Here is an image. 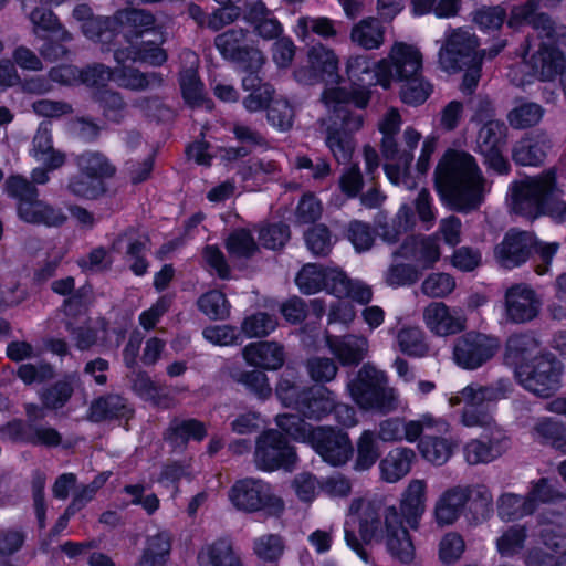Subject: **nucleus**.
<instances>
[{
  "label": "nucleus",
  "instance_id": "4c0bfd02",
  "mask_svg": "<svg viewBox=\"0 0 566 566\" xmlns=\"http://www.w3.org/2000/svg\"><path fill=\"white\" fill-rule=\"evenodd\" d=\"M198 566H242L227 539H218L201 547L197 557Z\"/></svg>",
  "mask_w": 566,
  "mask_h": 566
},
{
  "label": "nucleus",
  "instance_id": "6e6552de",
  "mask_svg": "<svg viewBox=\"0 0 566 566\" xmlns=\"http://www.w3.org/2000/svg\"><path fill=\"white\" fill-rule=\"evenodd\" d=\"M276 424L295 440L308 442L322 459L332 465H342L353 453L347 433L331 428H315L295 415H280Z\"/></svg>",
  "mask_w": 566,
  "mask_h": 566
},
{
  "label": "nucleus",
  "instance_id": "0eeeda50",
  "mask_svg": "<svg viewBox=\"0 0 566 566\" xmlns=\"http://www.w3.org/2000/svg\"><path fill=\"white\" fill-rule=\"evenodd\" d=\"M559 46H566L565 32L558 33L551 42L543 39L538 43H528L523 51L522 61L511 67L510 80L515 85H525L531 83L534 76L551 81L562 73V85L566 95L565 59Z\"/></svg>",
  "mask_w": 566,
  "mask_h": 566
},
{
  "label": "nucleus",
  "instance_id": "dca6fc26",
  "mask_svg": "<svg viewBox=\"0 0 566 566\" xmlns=\"http://www.w3.org/2000/svg\"><path fill=\"white\" fill-rule=\"evenodd\" d=\"M563 495L554 490L553 483L541 479L532 484L528 496L523 499L513 493L503 494L499 499L497 511L502 520H516L533 513L539 504L551 503Z\"/></svg>",
  "mask_w": 566,
  "mask_h": 566
},
{
  "label": "nucleus",
  "instance_id": "ea45409f",
  "mask_svg": "<svg viewBox=\"0 0 566 566\" xmlns=\"http://www.w3.org/2000/svg\"><path fill=\"white\" fill-rule=\"evenodd\" d=\"M397 254L428 268L439 260L441 253L437 240L428 237L406 241Z\"/></svg>",
  "mask_w": 566,
  "mask_h": 566
},
{
  "label": "nucleus",
  "instance_id": "6ab92c4d",
  "mask_svg": "<svg viewBox=\"0 0 566 566\" xmlns=\"http://www.w3.org/2000/svg\"><path fill=\"white\" fill-rule=\"evenodd\" d=\"M450 423L441 417L423 413L418 419L403 421L400 418H390L380 422L379 438L385 442H395L405 439L416 442L422 432H447Z\"/></svg>",
  "mask_w": 566,
  "mask_h": 566
},
{
  "label": "nucleus",
  "instance_id": "9d476101",
  "mask_svg": "<svg viewBox=\"0 0 566 566\" xmlns=\"http://www.w3.org/2000/svg\"><path fill=\"white\" fill-rule=\"evenodd\" d=\"M346 389L363 410L386 415L398 408L397 391L388 386L386 374L374 365L365 364L347 382Z\"/></svg>",
  "mask_w": 566,
  "mask_h": 566
},
{
  "label": "nucleus",
  "instance_id": "49530a36",
  "mask_svg": "<svg viewBox=\"0 0 566 566\" xmlns=\"http://www.w3.org/2000/svg\"><path fill=\"white\" fill-rule=\"evenodd\" d=\"M275 394L283 406L300 411L308 390L302 389L294 374L286 371L280 377Z\"/></svg>",
  "mask_w": 566,
  "mask_h": 566
},
{
  "label": "nucleus",
  "instance_id": "473e14b6",
  "mask_svg": "<svg viewBox=\"0 0 566 566\" xmlns=\"http://www.w3.org/2000/svg\"><path fill=\"white\" fill-rule=\"evenodd\" d=\"M416 459V453L410 448L398 447L390 450L379 462L380 478L387 483H396L406 476Z\"/></svg>",
  "mask_w": 566,
  "mask_h": 566
},
{
  "label": "nucleus",
  "instance_id": "5fc2aeb1",
  "mask_svg": "<svg viewBox=\"0 0 566 566\" xmlns=\"http://www.w3.org/2000/svg\"><path fill=\"white\" fill-rule=\"evenodd\" d=\"M30 20L33 24L34 32L50 31L53 33L54 39L67 42L72 40L71 34L61 28L56 17L51 10L44 8H36L30 13Z\"/></svg>",
  "mask_w": 566,
  "mask_h": 566
},
{
  "label": "nucleus",
  "instance_id": "393cba45",
  "mask_svg": "<svg viewBox=\"0 0 566 566\" xmlns=\"http://www.w3.org/2000/svg\"><path fill=\"white\" fill-rule=\"evenodd\" d=\"M541 308V301L526 285H515L505 294V316L512 323H526L534 319Z\"/></svg>",
  "mask_w": 566,
  "mask_h": 566
},
{
  "label": "nucleus",
  "instance_id": "5701e85b",
  "mask_svg": "<svg viewBox=\"0 0 566 566\" xmlns=\"http://www.w3.org/2000/svg\"><path fill=\"white\" fill-rule=\"evenodd\" d=\"M422 322L426 328L438 337L457 335L467 327V317L462 310L443 302H430L424 306Z\"/></svg>",
  "mask_w": 566,
  "mask_h": 566
},
{
  "label": "nucleus",
  "instance_id": "2f4dec72",
  "mask_svg": "<svg viewBox=\"0 0 566 566\" xmlns=\"http://www.w3.org/2000/svg\"><path fill=\"white\" fill-rule=\"evenodd\" d=\"M551 146V139L546 134H528L514 145L512 158L522 166H538L544 161Z\"/></svg>",
  "mask_w": 566,
  "mask_h": 566
},
{
  "label": "nucleus",
  "instance_id": "9b49d317",
  "mask_svg": "<svg viewBox=\"0 0 566 566\" xmlns=\"http://www.w3.org/2000/svg\"><path fill=\"white\" fill-rule=\"evenodd\" d=\"M510 382L499 380L491 386L471 384L448 398L451 407L464 405L461 423L464 427H491L493 423V407L502 399L507 398Z\"/></svg>",
  "mask_w": 566,
  "mask_h": 566
},
{
  "label": "nucleus",
  "instance_id": "39448f33",
  "mask_svg": "<svg viewBox=\"0 0 566 566\" xmlns=\"http://www.w3.org/2000/svg\"><path fill=\"white\" fill-rule=\"evenodd\" d=\"M154 17L144 10L125 9L112 18L114 39L118 36V28L124 33L129 48L118 49L114 56L118 64L128 61L159 66L167 60L165 50L160 48L164 42L163 33L153 30Z\"/></svg>",
  "mask_w": 566,
  "mask_h": 566
},
{
  "label": "nucleus",
  "instance_id": "603ef678",
  "mask_svg": "<svg viewBox=\"0 0 566 566\" xmlns=\"http://www.w3.org/2000/svg\"><path fill=\"white\" fill-rule=\"evenodd\" d=\"M80 172L85 177H96L99 180L111 177L114 168L107 159L99 153H85L76 159Z\"/></svg>",
  "mask_w": 566,
  "mask_h": 566
},
{
  "label": "nucleus",
  "instance_id": "4468645a",
  "mask_svg": "<svg viewBox=\"0 0 566 566\" xmlns=\"http://www.w3.org/2000/svg\"><path fill=\"white\" fill-rule=\"evenodd\" d=\"M500 349L497 336L471 331L457 338L452 355L460 368L475 370L490 361Z\"/></svg>",
  "mask_w": 566,
  "mask_h": 566
},
{
  "label": "nucleus",
  "instance_id": "f704fd0d",
  "mask_svg": "<svg viewBox=\"0 0 566 566\" xmlns=\"http://www.w3.org/2000/svg\"><path fill=\"white\" fill-rule=\"evenodd\" d=\"M73 17L83 21L82 30L84 35L102 44H109L114 41V29L111 18L92 17L91 9L85 6H78L73 11Z\"/></svg>",
  "mask_w": 566,
  "mask_h": 566
},
{
  "label": "nucleus",
  "instance_id": "680f3d73",
  "mask_svg": "<svg viewBox=\"0 0 566 566\" xmlns=\"http://www.w3.org/2000/svg\"><path fill=\"white\" fill-rule=\"evenodd\" d=\"M455 280L448 273H431L421 284V292L428 297L443 298L455 289Z\"/></svg>",
  "mask_w": 566,
  "mask_h": 566
},
{
  "label": "nucleus",
  "instance_id": "f3484780",
  "mask_svg": "<svg viewBox=\"0 0 566 566\" xmlns=\"http://www.w3.org/2000/svg\"><path fill=\"white\" fill-rule=\"evenodd\" d=\"M295 80L304 85H312L319 82L339 84V60L334 50L315 44L307 51V65L300 66L294 71Z\"/></svg>",
  "mask_w": 566,
  "mask_h": 566
},
{
  "label": "nucleus",
  "instance_id": "8fccbe9b",
  "mask_svg": "<svg viewBox=\"0 0 566 566\" xmlns=\"http://www.w3.org/2000/svg\"><path fill=\"white\" fill-rule=\"evenodd\" d=\"M396 339L400 352L408 356L422 357L429 350L424 334L419 327H402Z\"/></svg>",
  "mask_w": 566,
  "mask_h": 566
},
{
  "label": "nucleus",
  "instance_id": "58836bf2",
  "mask_svg": "<svg viewBox=\"0 0 566 566\" xmlns=\"http://www.w3.org/2000/svg\"><path fill=\"white\" fill-rule=\"evenodd\" d=\"M332 279L335 283L328 285V294L338 298L348 297L359 304H367L371 301V287L363 281L348 279L342 270L334 272Z\"/></svg>",
  "mask_w": 566,
  "mask_h": 566
},
{
  "label": "nucleus",
  "instance_id": "09e8293b",
  "mask_svg": "<svg viewBox=\"0 0 566 566\" xmlns=\"http://www.w3.org/2000/svg\"><path fill=\"white\" fill-rule=\"evenodd\" d=\"M135 233L133 230H128L125 233L120 234L116 240L112 243V251L122 252L123 249H126V254L134 260L130 264L132 271L136 275H143L147 271L146 261L139 256L140 252L144 249V243L134 238Z\"/></svg>",
  "mask_w": 566,
  "mask_h": 566
},
{
  "label": "nucleus",
  "instance_id": "2eb2a0df",
  "mask_svg": "<svg viewBox=\"0 0 566 566\" xmlns=\"http://www.w3.org/2000/svg\"><path fill=\"white\" fill-rule=\"evenodd\" d=\"M296 459L293 447L279 431L270 429L259 436L254 451V463L258 469L265 472L292 470Z\"/></svg>",
  "mask_w": 566,
  "mask_h": 566
},
{
  "label": "nucleus",
  "instance_id": "7ed1b4c3",
  "mask_svg": "<svg viewBox=\"0 0 566 566\" xmlns=\"http://www.w3.org/2000/svg\"><path fill=\"white\" fill-rule=\"evenodd\" d=\"M436 187L442 199L460 212L478 209L489 191L474 157L457 150L447 151L440 160Z\"/></svg>",
  "mask_w": 566,
  "mask_h": 566
},
{
  "label": "nucleus",
  "instance_id": "e2e57ef3",
  "mask_svg": "<svg viewBox=\"0 0 566 566\" xmlns=\"http://www.w3.org/2000/svg\"><path fill=\"white\" fill-rule=\"evenodd\" d=\"M226 247L233 259L249 258L258 250L253 237L244 229L233 231L229 235Z\"/></svg>",
  "mask_w": 566,
  "mask_h": 566
},
{
  "label": "nucleus",
  "instance_id": "3c124183",
  "mask_svg": "<svg viewBox=\"0 0 566 566\" xmlns=\"http://www.w3.org/2000/svg\"><path fill=\"white\" fill-rule=\"evenodd\" d=\"M401 126V117L397 109H389L379 122V130L382 134V154L387 159H394L397 154V143L394 139Z\"/></svg>",
  "mask_w": 566,
  "mask_h": 566
},
{
  "label": "nucleus",
  "instance_id": "de8ad7c7",
  "mask_svg": "<svg viewBox=\"0 0 566 566\" xmlns=\"http://www.w3.org/2000/svg\"><path fill=\"white\" fill-rule=\"evenodd\" d=\"M109 80H113L122 87L135 91L145 90L153 85H159L163 81L158 73L151 72L144 74L135 69L125 66L115 72L111 71Z\"/></svg>",
  "mask_w": 566,
  "mask_h": 566
},
{
  "label": "nucleus",
  "instance_id": "1a4fd4ad",
  "mask_svg": "<svg viewBox=\"0 0 566 566\" xmlns=\"http://www.w3.org/2000/svg\"><path fill=\"white\" fill-rule=\"evenodd\" d=\"M478 39L463 28L450 29L444 32L443 43L439 50L440 66L448 73L468 67L461 91L471 94L480 80V60L476 52Z\"/></svg>",
  "mask_w": 566,
  "mask_h": 566
},
{
  "label": "nucleus",
  "instance_id": "7c9ffc66",
  "mask_svg": "<svg viewBox=\"0 0 566 566\" xmlns=\"http://www.w3.org/2000/svg\"><path fill=\"white\" fill-rule=\"evenodd\" d=\"M421 139V134L412 127H407L403 132V140L407 146V150L400 151L397 148V154L392 160H397V165L386 164L385 172L387 178L394 185H402L407 189L415 187V182L407 176V168L413 159V150Z\"/></svg>",
  "mask_w": 566,
  "mask_h": 566
},
{
  "label": "nucleus",
  "instance_id": "79ce46f5",
  "mask_svg": "<svg viewBox=\"0 0 566 566\" xmlns=\"http://www.w3.org/2000/svg\"><path fill=\"white\" fill-rule=\"evenodd\" d=\"M186 61L189 67L180 74V87L184 99L191 106H199L205 103L203 84L198 77V56L193 52H186Z\"/></svg>",
  "mask_w": 566,
  "mask_h": 566
},
{
  "label": "nucleus",
  "instance_id": "c85d7f7f",
  "mask_svg": "<svg viewBox=\"0 0 566 566\" xmlns=\"http://www.w3.org/2000/svg\"><path fill=\"white\" fill-rule=\"evenodd\" d=\"M325 339L331 353L345 366L359 364L369 352V342L361 335H326Z\"/></svg>",
  "mask_w": 566,
  "mask_h": 566
},
{
  "label": "nucleus",
  "instance_id": "cd10ccee",
  "mask_svg": "<svg viewBox=\"0 0 566 566\" xmlns=\"http://www.w3.org/2000/svg\"><path fill=\"white\" fill-rule=\"evenodd\" d=\"M50 78L62 85L83 83L87 86H103L111 78V70L96 64L78 71L72 65H60L50 71Z\"/></svg>",
  "mask_w": 566,
  "mask_h": 566
},
{
  "label": "nucleus",
  "instance_id": "0e129e2a",
  "mask_svg": "<svg viewBox=\"0 0 566 566\" xmlns=\"http://www.w3.org/2000/svg\"><path fill=\"white\" fill-rule=\"evenodd\" d=\"M170 430L171 439L176 443L189 440L200 441L207 434L206 426L196 419L177 420L171 424Z\"/></svg>",
  "mask_w": 566,
  "mask_h": 566
},
{
  "label": "nucleus",
  "instance_id": "c03bdc74",
  "mask_svg": "<svg viewBox=\"0 0 566 566\" xmlns=\"http://www.w3.org/2000/svg\"><path fill=\"white\" fill-rule=\"evenodd\" d=\"M506 449L505 441L483 442L472 439L463 446V457L469 464L489 463L499 458Z\"/></svg>",
  "mask_w": 566,
  "mask_h": 566
},
{
  "label": "nucleus",
  "instance_id": "72a5a7b5",
  "mask_svg": "<svg viewBox=\"0 0 566 566\" xmlns=\"http://www.w3.org/2000/svg\"><path fill=\"white\" fill-rule=\"evenodd\" d=\"M449 431L450 429L447 433ZM436 434H446V432H422L418 449L422 458L428 462L434 465H442L451 458L458 443L450 438L438 437Z\"/></svg>",
  "mask_w": 566,
  "mask_h": 566
},
{
  "label": "nucleus",
  "instance_id": "f03ea898",
  "mask_svg": "<svg viewBox=\"0 0 566 566\" xmlns=\"http://www.w3.org/2000/svg\"><path fill=\"white\" fill-rule=\"evenodd\" d=\"M345 72L354 84L365 83L369 77V85L378 84L385 90L391 86L392 81L401 82L400 96L409 105L424 103L432 92L431 85L421 75L422 55L419 49L405 42L394 43L388 57L376 63L366 55L349 56Z\"/></svg>",
  "mask_w": 566,
  "mask_h": 566
},
{
  "label": "nucleus",
  "instance_id": "20e7f679",
  "mask_svg": "<svg viewBox=\"0 0 566 566\" xmlns=\"http://www.w3.org/2000/svg\"><path fill=\"white\" fill-rule=\"evenodd\" d=\"M507 205L513 213L531 220L541 216L557 222L566 219V200L555 169L512 182Z\"/></svg>",
  "mask_w": 566,
  "mask_h": 566
},
{
  "label": "nucleus",
  "instance_id": "aec40b11",
  "mask_svg": "<svg viewBox=\"0 0 566 566\" xmlns=\"http://www.w3.org/2000/svg\"><path fill=\"white\" fill-rule=\"evenodd\" d=\"M507 128L500 120H489L479 130L476 148L484 157L485 165L499 175L510 171V164L503 151L506 144Z\"/></svg>",
  "mask_w": 566,
  "mask_h": 566
},
{
  "label": "nucleus",
  "instance_id": "a878e982",
  "mask_svg": "<svg viewBox=\"0 0 566 566\" xmlns=\"http://www.w3.org/2000/svg\"><path fill=\"white\" fill-rule=\"evenodd\" d=\"M547 356L543 354L538 340L532 334L512 335L506 342L504 360L514 369V374L520 371V367L527 368Z\"/></svg>",
  "mask_w": 566,
  "mask_h": 566
},
{
  "label": "nucleus",
  "instance_id": "052dcab7",
  "mask_svg": "<svg viewBox=\"0 0 566 566\" xmlns=\"http://www.w3.org/2000/svg\"><path fill=\"white\" fill-rule=\"evenodd\" d=\"M170 552V538L167 533H157L149 536L143 555L142 566L161 564Z\"/></svg>",
  "mask_w": 566,
  "mask_h": 566
},
{
  "label": "nucleus",
  "instance_id": "bb28decb",
  "mask_svg": "<svg viewBox=\"0 0 566 566\" xmlns=\"http://www.w3.org/2000/svg\"><path fill=\"white\" fill-rule=\"evenodd\" d=\"M244 361L252 367L274 371L285 363L284 347L270 340L250 343L242 349Z\"/></svg>",
  "mask_w": 566,
  "mask_h": 566
},
{
  "label": "nucleus",
  "instance_id": "ddd939ff",
  "mask_svg": "<svg viewBox=\"0 0 566 566\" xmlns=\"http://www.w3.org/2000/svg\"><path fill=\"white\" fill-rule=\"evenodd\" d=\"M471 495H475L480 502L482 520H485L492 510V494L482 485L462 486L455 485L446 489L437 497L433 505V518L439 526L453 525L462 515Z\"/></svg>",
  "mask_w": 566,
  "mask_h": 566
},
{
  "label": "nucleus",
  "instance_id": "412c9836",
  "mask_svg": "<svg viewBox=\"0 0 566 566\" xmlns=\"http://www.w3.org/2000/svg\"><path fill=\"white\" fill-rule=\"evenodd\" d=\"M214 44L226 60L247 64L249 69H260L263 65L261 51L254 48L251 36L242 28H232L219 34Z\"/></svg>",
  "mask_w": 566,
  "mask_h": 566
},
{
  "label": "nucleus",
  "instance_id": "69168bd1",
  "mask_svg": "<svg viewBox=\"0 0 566 566\" xmlns=\"http://www.w3.org/2000/svg\"><path fill=\"white\" fill-rule=\"evenodd\" d=\"M311 32L324 38L336 34L332 20L327 18H300L295 27L296 35L301 39H305Z\"/></svg>",
  "mask_w": 566,
  "mask_h": 566
},
{
  "label": "nucleus",
  "instance_id": "e433bc0d",
  "mask_svg": "<svg viewBox=\"0 0 566 566\" xmlns=\"http://www.w3.org/2000/svg\"><path fill=\"white\" fill-rule=\"evenodd\" d=\"M350 41L364 50H377L385 42V27L374 17L361 19L353 25Z\"/></svg>",
  "mask_w": 566,
  "mask_h": 566
},
{
  "label": "nucleus",
  "instance_id": "864d4df0",
  "mask_svg": "<svg viewBox=\"0 0 566 566\" xmlns=\"http://www.w3.org/2000/svg\"><path fill=\"white\" fill-rule=\"evenodd\" d=\"M379 458L377 439L373 431L365 430L357 441V458L355 469L366 471L370 469Z\"/></svg>",
  "mask_w": 566,
  "mask_h": 566
},
{
  "label": "nucleus",
  "instance_id": "b1692460",
  "mask_svg": "<svg viewBox=\"0 0 566 566\" xmlns=\"http://www.w3.org/2000/svg\"><path fill=\"white\" fill-rule=\"evenodd\" d=\"M560 0H528L525 6L514 7L507 20V25L512 29H517L524 23H530L538 33V40L552 41L557 36L558 32L554 29L552 21L545 14H536L535 10L539 3L545 7H552ZM564 32L563 30L559 31Z\"/></svg>",
  "mask_w": 566,
  "mask_h": 566
},
{
  "label": "nucleus",
  "instance_id": "13d9d810",
  "mask_svg": "<svg viewBox=\"0 0 566 566\" xmlns=\"http://www.w3.org/2000/svg\"><path fill=\"white\" fill-rule=\"evenodd\" d=\"M198 306L211 319H226L230 314V304L219 291H210L200 296Z\"/></svg>",
  "mask_w": 566,
  "mask_h": 566
},
{
  "label": "nucleus",
  "instance_id": "a211bd4d",
  "mask_svg": "<svg viewBox=\"0 0 566 566\" xmlns=\"http://www.w3.org/2000/svg\"><path fill=\"white\" fill-rule=\"evenodd\" d=\"M563 366L552 356L542 357L527 368L515 374L518 382L530 392L547 398L559 390Z\"/></svg>",
  "mask_w": 566,
  "mask_h": 566
},
{
  "label": "nucleus",
  "instance_id": "c756f323",
  "mask_svg": "<svg viewBox=\"0 0 566 566\" xmlns=\"http://www.w3.org/2000/svg\"><path fill=\"white\" fill-rule=\"evenodd\" d=\"M543 547L528 552L527 566H566V536L542 531Z\"/></svg>",
  "mask_w": 566,
  "mask_h": 566
},
{
  "label": "nucleus",
  "instance_id": "c9c22d12",
  "mask_svg": "<svg viewBox=\"0 0 566 566\" xmlns=\"http://www.w3.org/2000/svg\"><path fill=\"white\" fill-rule=\"evenodd\" d=\"M336 268H324L314 263H308L298 272L295 282L300 291L304 294H315L322 290L328 293V285L334 284L332 279Z\"/></svg>",
  "mask_w": 566,
  "mask_h": 566
},
{
  "label": "nucleus",
  "instance_id": "f8f14e48",
  "mask_svg": "<svg viewBox=\"0 0 566 566\" xmlns=\"http://www.w3.org/2000/svg\"><path fill=\"white\" fill-rule=\"evenodd\" d=\"M228 496L231 504L242 512H263L269 516H280L284 511L283 500L261 479L245 478L237 481Z\"/></svg>",
  "mask_w": 566,
  "mask_h": 566
},
{
  "label": "nucleus",
  "instance_id": "338daca9",
  "mask_svg": "<svg viewBox=\"0 0 566 566\" xmlns=\"http://www.w3.org/2000/svg\"><path fill=\"white\" fill-rule=\"evenodd\" d=\"M69 190L77 197L95 199L105 191V185L96 177H85L80 172L70 180Z\"/></svg>",
  "mask_w": 566,
  "mask_h": 566
},
{
  "label": "nucleus",
  "instance_id": "a18cd8bd",
  "mask_svg": "<svg viewBox=\"0 0 566 566\" xmlns=\"http://www.w3.org/2000/svg\"><path fill=\"white\" fill-rule=\"evenodd\" d=\"M247 20L254 27L258 34L265 40L277 38L283 31L281 23L263 3L254 4L250 9Z\"/></svg>",
  "mask_w": 566,
  "mask_h": 566
},
{
  "label": "nucleus",
  "instance_id": "f257e3e1",
  "mask_svg": "<svg viewBox=\"0 0 566 566\" xmlns=\"http://www.w3.org/2000/svg\"><path fill=\"white\" fill-rule=\"evenodd\" d=\"M428 502V482L411 479L400 494L399 506H385L376 497L361 496L352 501L345 521V539L361 559L367 555L361 543L382 546L396 560L410 564L416 557L412 530L419 527Z\"/></svg>",
  "mask_w": 566,
  "mask_h": 566
},
{
  "label": "nucleus",
  "instance_id": "37998d69",
  "mask_svg": "<svg viewBox=\"0 0 566 566\" xmlns=\"http://www.w3.org/2000/svg\"><path fill=\"white\" fill-rule=\"evenodd\" d=\"M334 402L333 394L326 387H313L298 412L308 419L319 420L333 410Z\"/></svg>",
  "mask_w": 566,
  "mask_h": 566
},
{
  "label": "nucleus",
  "instance_id": "6e6d98bb",
  "mask_svg": "<svg viewBox=\"0 0 566 566\" xmlns=\"http://www.w3.org/2000/svg\"><path fill=\"white\" fill-rule=\"evenodd\" d=\"M543 114L544 111L538 104L525 102L507 114V120L513 128L522 129L538 124Z\"/></svg>",
  "mask_w": 566,
  "mask_h": 566
},
{
  "label": "nucleus",
  "instance_id": "423d86ee",
  "mask_svg": "<svg viewBox=\"0 0 566 566\" xmlns=\"http://www.w3.org/2000/svg\"><path fill=\"white\" fill-rule=\"evenodd\" d=\"M348 81L352 86L350 92L333 86L326 87L322 94V101L326 108L342 120V129L328 127L326 136V145L339 164H345L350 159L354 150L350 134L363 126V117L348 113L346 105L353 103L358 108H365L371 97L369 77H366V82L360 84H354L349 78Z\"/></svg>",
  "mask_w": 566,
  "mask_h": 566
},
{
  "label": "nucleus",
  "instance_id": "774afa93",
  "mask_svg": "<svg viewBox=\"0 0 566 566\" xmlns=\"http://www.w3.org/2000/svg\"><path fill=\"white\" fill-rule=\"evenodd\" d=\"M277 326L274 316L265 313H256L247 317L241 325L242 332L248 337H263L272 333Z\"/></svg>",
  "mask_w": 566,
  "mask_h": 566
},
{
  "label": "nucleus",
  "instance_id": "a19ab883",
  "mask_svg": "<svg viewBox=\"0 0 566 566\" xmlns=\"http://www.w3.org/2000/svg\"><path fill=\"white\" fill-rule=\"evenodd\" d=\"M18 212L21 219L30 223L59 226L64 222L65 216L38 198L19 202Z\"/></svg>",
  "mask_w": 566,
  "mask_h": 566
},
{
  "label": "nucleus",
  "instance_id": "bf43d9fd",
  "mask_svg": "<svg viewBox=\"0 0 566 566\" xmlns=\"http://www.w3.org/2000/svg\"><path fill=\"white\" fill-rule=\"evenodd\" d=\"M284 542L280 535L264 534L253 541V553L262 560L275 562L284 553Z\"/></svg>",
  "mask_w": 566,
  "mask_h": 566
},
{
  "label": "nucleus",
  "instance_id": "4d7b16f0",
  "mask_svg": "<svg viewBox=\"0 0 566 566\" xmlns=\"http://www.w3.org/2000/svg\"><path fill=\"white\" fill-rule=\"evenodd\" d=\"M564 432L565 424L551 417H541L533 426L534 438L555 449H557V442L562 441Z\"/></svg>",
  "mask_w": 566,
  "mask_h": 566
},
{
  "label": "nucleus",
  "instance_id": "4be33fe9",
  "mask_svg": "<svg viewBox=\"0 0 566 566\" xmlns=\"http://www.w3.org/2000/svg\"><path fill=\"white\" fill-rule=\"evenodd\" d=\"M537 239L533 232L510 229L494 247L495 262L504 269H514L524 264L532 255Z\"/></svg>",
  "mask_w": 566,
  "mask_h": 566
}]
</instances>
